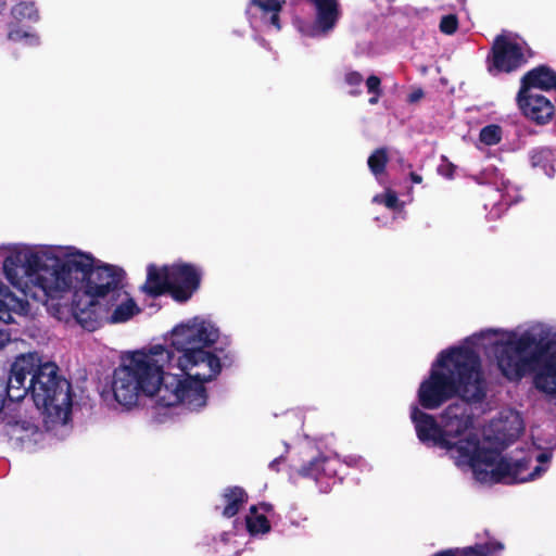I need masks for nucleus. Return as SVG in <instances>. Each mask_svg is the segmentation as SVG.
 Listing matches in <instances>:
<instances>
[{"mask_svg": "<svg viewBox=\"0 0 556 556\" xmlns=\"http://www.w3.org/2000/svg\"><path fill=\"white\" fill-rule=\"evenodd\" d=\"M517 101L523 114L539 124L547 123L554 114V105L549 100L526 88H520Z\"/></svg>", "mask_w": 556, "mask_h": 556, "instance_id": "obj_11", "label": "nucleus"}, {"mask_svg": "<svg viewBox=\"0 0 556 556\" xmlns=\"http://www.w3.org/2000/svg\"><path fill=\"white\" fill-rule=\"evenodd\" d=\"M503 137L502 128L498 125L484 126L479 134V142L484 146H495Z\"/></svg>", "mask_w": 556, "mask_h": 556, "instance_id": "obj_19", "label": "nucleus"}, {"mask_svg": "<svg viewBox=\"0 0 556 556\" xmlns=\"http://www.w3.org/2000/svg\"><path fill=\"white\" fill-rule=\"evenodd\" d=\"M12 341V333L11 331L2 327L0 325V350H3L5 346H8Z\"/></svg>", "mask_w": 556, "mask_h": 556, "instance_id": "obj_27", "label": "nucleus"}, {"mask_svg": "<svg viewBox=\"0 0 556 556\" xmlns=\"http://www.w3.org/2000/svg\"><path fill=\"white\" fill-rule=\"evenodd\" d=\"M31 304L18 296L0 279V319L5 324L16 323L17 317L31 315Z\"/></svg>", "mask_w": 556, "mask_h": 556, "instance_id": "obj_10", "label": "nucleus"}, {"mask_svg": "<svg viewBox=\"0 0 556 556\" xmlns=\"http://www.w3.org/2000/svg\"><path fill=\"white\" fill-rule=\"evenodd\" d=\"M366 87L369 93H381V81L378 76L371 75L366 79Z\"/></svg>", "mask_w": 556, "mask_h": 556, "instance_id": "obj_25", "label": "nucleus"}, {"mask_svg": "<svg viewBox=\"0 0 556 556\" xmlns=\"http://www.w3.org/2000/svg\"><path fill=\"white\" fill-rule=\"evenodd\" d=\"M491 62L489 71L492 74L518 68L525 62L521 45L509 35L498 36L493 45Z\"/></svg>", "mask_w": 556, "mask_h": 556, "instance_id": "obj_8", "label": "nucleus"}, {"mask_svg": "<svg viewBox=\"0 0 556 556\" xmlns=\"http://www.w3.org/2000/svg\"><path fill=\"white\" fill-rule=\"evenodd\" d=\"M315 10V21L311 25L302 26L301 33L308 37L328 35L336 27L340 17L337 0H309Z\"/></svg>", "mask_w": 556, "mask_h": 556, "instance_id": "obj_9", "label": "nucleus"}, {"mask_svg": "<svg viewBox=\"0 0 556 556\" xmlns=\"http://www.w3.org/2000/svg\"><path fill=\"white\" fill-rule=\"evenodd\" d=\"M457 25H458V22H457L456 16L450 14V15L442 17L441 23H440V29L442 33H444L446 35H452L456 31Z\"/></svg>", "mask_w": 556, "mask_h": 556, "instance_id": "obj_24", "label": "nucleus"}, {"mask_svg": "<svg viewBox=\"0 0 556 556\" xmlns=\"http://www.w3.org/2000/svg\"><path fill=\"white\" fill-rule=\"evenodd\" d=\"M372 202L383 204L386 207L390 210H402L404 205L399 200L396 193L391 189H387L384 193L375 195L372 198Z\"/></svg>", "mask_w": 556, "mask_h": 556, "instance_id": "obj_21", "label": "nucleus"}, {"mask_svg": "<svg viewBox=\"0 0 556 556\" xmlns=\"http://www.w3.org/2000/svg\"><path fill=\"white\" fill-rule=\"evenodd\" d=\"M72 245L8 243L0 245L2 274L22 298L49 305L51 294L66 285L63 265Z\"/></svg>", "mask_w": 556, "mask_h": 556, "instance_id": "obj_5", "label": "nucleus"}, {"mask_svg": "<svg viewBox=\"0 0 556 556\" xmlns=\"http://www.w3.org/2000/svg\"><path fill=\"white\" fill-rule=\"evenodd\" d=\"M5 5V1L4 0H0V11L3 10Z\"/></svg>", "mask_w": 556, "mask_h": 556, "instance_id": "obj_34", "label": "nucleus"}, {"mask_svg": "<svg viewBox=\"0 0 556 556\" xmlns=\"http://www.w3.org/2000/svg\"><path fill=\"white\" fill-rule=\"evenodd\" d=\"M223 501L225 503L223 508V515L225 517H232L247 502V494L241 488H228L225 490L223 494Z\"/></svg>", "mask_w": 556, "mask_h": 556, "instance_id": "obj_16", "label": "nucleus"}, {"mask_svg": "<svg viewBox=\"0 0 556 556\" xmlns=\"http://www.w3.org/2000/svg\"><path fill=\"white\" fill-rule=\"evenodd\" d=\"M8 39L14 42H21L27 46H37L39 37L29 29L11 25L8 33Z\"/></svg>", "mask_w": 556, "mask_h": 556, "instance_id": "obj_18", "label": "nucleus"}, {"mask_svg": "<svg viewBox=\"0 0 556 556\" xmlns=\"http://www.w3.org/2000/svg\"><path fill=\"white\" fill-rule=\"evenodd\" d=\"M358 460H361V458H359V457H356V456H350V457H349V460H348V464H350V465H356Z\"/></svg>", "mask_w": 556, "mask_h": 556, "instance_id": "obj_32", "label": "nucleus"}, {"mask_svg": "<svg viewBox=\"0 0 556 556\" xmlns=\"http://www.w3.org/2000/svg\"><path fill=\"white\" fill-rule=\"evenodd\" d=\"M459 404L466 407L469 419H471L468 407L464 402H456L453 405ZM470 427L481 444L485 443L489 448H493L491 446L492 441H495L498 444H506L508 441L517 438L523 430V420L518 412L510 408L504 409L500 413V416L491 422L490 430L488 433H485L483 440L479 438L477 431L475 430L472 420H470Z\"/></svg>", "mask_w": 556, "mask_h": 556, "instance_id": "obj_7", "label": "nucleus"}, {"mask_svg": "<svg viewBox=\"0 0 556 556\" xmlns=\"http://www.w3.org/2000/svg\"><path fill=\"white\" fill-rule=\"evenodd\" d=\"M381 93H372V97L369 99V103L371 105L377 104L379 101V97Z\"/></svg>", "mask_w": 556, "mask_h": 556, "instance_id": "obj_29", "label": "nucleus"}, {"mask_svg": "<svg viewBox=\"0 0 556 556\" xmlns=\"http://www.w3.org/2000/svg\"><path fill=\"white\" fill-rule=\"evenodd\" d=\"M11 14L14 20L16 21H31L36 22L38 21V11L35 7L34 2L28 1H22L15 4L12 10Z\"/></svg>", "mask_w": 556, "mask_h": 556, "instance_id": "obj_17", "label": "nucleus"}, {"mask_svg": "<svg viewBox=\"0 0 556 556\" xmlns=\"http://www.w3.org/2000/svg\"><path fill=\"white\" fill-rule=\"evenodd\" d=\"M283 3L282 0H251L250 9L260 16L264 25L279 30V14Z\"/></svg>", "mask_w": 556, "mask_h": 556, "instance_id": "obj_13", "label": "nucleus"}, {"mask_svg": "<svg viewBox=\"0 0 556 556\" xmlns=\"http://www.w3.org/2000/svg\"><path fill=\"white\" fill-rule=\"evenodd\" d=\"M388 162L387 152L383 149L376 150L368 159V166L375 176L381 174Z\"/></svg>", "mask_w": 556, "mask_h": 556, "instance_id": "obj_22", "label": "nucleus"}, {"mask_svg": "<svg viewBox=\"0 0 556 556\" xmlns=\"http://www.w3.org/2000/svg\"><path fill=\"white\" fill-rule=\"evenodd\" d=\"M219 336L211 319L194 316L170 329L165 337L168 345L151 344L125 353L111 382L116 405L131 410L149 397L163 407L203 409L206 384L222 370L220 358L212 351Z\"/></svg>", "mask_w": 556, "mask_h": 556, "instance_id": "obj_1", "label": "nucleus"}, {"mask_svg": "<svg viewBox=\"0 0 556 556\" xmlns=\"http://www.w3.org/2000/svg\"><path fill=\"white\" fill-rule=\"evenodd\" d=\"M273 508L269 504H260L250 508L247 516V528L252 535L265 534L270 530L268 515Z\"/></svg>", "mask_w": 556, "mask_h": 556, "instance_id": "obj_15", "label": "nucleus"}, {"mask_svg": "<svg viewBox=\"0 0 556 556\" xmlns=\"http://www.w3.org/2000/svg\"><path fill=\"white\" fill-rule=\"evenodd\" d=\"M521 88L549 90L556 88V73L546 66L536 67L522 78Z\"/></svg>", "mask_w": 556, "mask_h": 556, "instance_id": "obj_14", "label": "nucleus"}, {"mask_svg": "<svg viewBox=\"0 0 556 556\" xmlns=\"http://www.w3.org/2000/svg\"><path fill=\"white\" fill-rule=\"evenodd\" d=\"M419 97H420V94H419V93H418V94H417V93H416V94H413V100H416V99H418Z\"/></svg>", "mask_w": 556, "mask_h": 556, "instance_id": "obj_35", "label": "nucleus"}, {"mask_svg": "<svg viewBox=\"0 0 556 556\" xmlns=\"http://www.w3.org/2000/svg\"><path fill=\"white\" fill-rule=\"evenodd\" d=\"M441 173L446 175L447 177H452L453 174V166L451 164L447 165L446 172H443V167H441Z\"/></svg>", "mask_w": 556, "mask_h": 556, "instance_id": "obj_30", "label": "nucleus"}, {"mask_svg": "<svg viewBox=\"0 0 556 556\" xmlns=\"http://www.w3.org/2000/svg\"><path fill=\"white\" fill-rule=\"evenodd\" d=\"M410 178H412V180H413L415 184H420V182H421V180H422L421 176H419V175H417V174H415V173H412V174H410Z\"/></svg>", "mask_w": 556, "mask_h": 556, "instance_id": "obj_31", "label": "nucleus"}, {"mask_svg": "<svg viewBox=\"0 0 556 556\" xmlns=\"http://www.w3.org/2000/svg\"><path fill=\"white\" fill-rule=\"evenodd\" d=\"M3 405H4V399H3V395L0 393V412L3 409Z\"/></svg>", "mask_w": 556, "mask_h": 556, "instance_id": "obj_33", "label": "nucleus"}, {"mask_svg": "<svg viewBox=\"0 0 556 556\" xmlns=\"http://www.w3.org/2000/svg\"><path fill=\"white\" fill-rule=\"evenodd\" d=\"M549 157V152L546 150L535 151L531 155L532 165L540 166L543 161H546Z\"/></svg>", "mask_w": 556, "mask_h": 556, "instance_id": "obj_26", "label": "nucleus"}, {"mask_svg": "<svg viewBox=\"0 0 556 556\" xmlns=\"http://www.w3.org/2000/svg\"><path fill=\"white\" fill-rule=\"evenodd\" d=\"M201 277V269L192 264L178 262L162 267L151 264L143 289L153 295L168 291L175 301L184 303L198 290Z\"/></svg>", "mask_w": 556, "mask_h": 556, "instance_id": "obj_6", "label": "nucleus"}, {"mask_svg": "<svg viewBox=\"0 0 556 556\" xmlns=\"http://www.w3.org/2000/svg\"><path fill=\"white\" fill-rule=\"evenodd\" d=\"M331 459L326 457H318L314 462L311 463L309 467L304 469L303 475L306 476H317L320 472L326 475L334 473V469L330 468Z\"/></svg>", "mask_w": 556, "mask_h": 556, "instance_id": "obj_20", "label": "nucleus"}, {"mask_svg": "<svg viewBox=\"0 0 556 556\" xmlns=\"http://www.w3.org/2000/svg\"><path fill=\"white\" fill-rule=\"evenodd\" d=\"M70 254L62 268L66 285L51 294L46 305L55 318L67 321L73 316L84 329L94 331L103 323H126L139 313L134 299L121 287L122 268L74 245Z\"/></svg>", "mask_w": 556, "mask_h": 556, "instance_id": "obj_3", "label": "nucleus"}, {"mask_svg": "<svg viewBox=\"0 0 556 556\" xmlns=\"http://www.w3.org/2000/svg\"><path fill=\"white\" fill-rule=\"evenodd\" d=\"M460 556H486L484 552L477 548H467L460 552Z\"/></svg>", "mask_w": 556, "mask_h": 556, "instance_id": "obj_28", "label": "nucleus"}, {"mask_svg": "<svg viewBox=\"0 0 556 556\" xmlns=\"http://www.w3.org/2000/svg\"><path fill=\"white\" fill-rule=\"evenodd\" d=\"M7 433L12 441L26 450H33L42 440L43 433L26 417H14L7 422Z\"/></svg>", "mask_w": 556, "mask_h": 556, "instance_id": "obj_12", "label": "nucleus"}, {"mask_svg": "<svg viewBox=\"0 0 556 556\" xmlns=\"http://www.w3.org/2000/svg\"><path fill=\"white\" fill-rule=\"evenodd\" d=\"M410 418L421 442L444 450L458 469L470 471L480 483L534 481L549 469L552 452L534 442L506 455L481 444L464 405L446 407L440 425L418 407L412 408Z\"/></svg>", "mask_w": 556, "mask_h": 556, "instance_id": "obj_2", "label": "nucleus"}, {"mask_svg": "<svg viewBox=\"0 0 556 556\" xmlns=\"http://www.w3.org/2000/svg\"><path fill=\"white\" fill-rule=\"evenodd\" d=\"M13 401L28 392L41 415L47 432L64 439L70 432L73 397L71 383L59 375L52 362H41L37 354L18 356L11 367L7 388Z\"/></svg>", "mask_w": 556, "mask_h": 556, "instance_id": "obj_4", "label": "nucleus"}, {"mask_svg": "<svg viewBox=\"0 0 556 556\" xmlns=\"http://www.w3.org/2000/svg\"><path fill=\"white\" fill-rule=\"evenodd\" d=\"M344 84L350 88L352 96L361 94V86L363 84V76L361 73L352 70H348L343 76Z\"/></svg>", "mask_w": 556, "mask_h": 556, "instance_id": "obj_23", "label": "nucleus"}]
</instances>
